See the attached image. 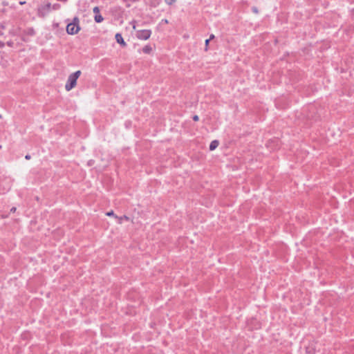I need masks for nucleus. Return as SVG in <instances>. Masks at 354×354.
Masks as SVG:
<instances>
[{
  "mask_svg": "<svg viewBox=\"0 0 354 354\" xmlns=\"http://www.w3.org/2000/svg\"><path fill=\"white\" fill-rule=\"evenodd\" d=\"M80 75H81V71H77L75 73H71L68 76L67 82L65 84V89L67 91H69L71 89H73L74 87H75V86L77 84V80L79 78V77L80 76Z\"/></svg>",
  "mask_w": 354,
  "mask_h": 354,
  "instance_id": "nucleus-1",
  "label": "nucleus"
},
{
  "mask_svg": "<svg viewBox=\"0 0 354 354\" xmlns=\"http://www.w3.org/2000/svg\"><path fill=\"white\" fill-rule=\"evenodd\" d=\"M80 30L79 25V19L75 17L73 18V21L69 23L66 26V32L69 35L77 34Z\"/></svg>",
  "mask_w": 354,
  "mask_h": 354,
  "instance_id": "nucleus-2",
  "label": "nucleus"
},
{
  "mask_svg": "<svg viewBox=\"0 0 354 354\" xmlns=\"http://www.w3.org/2000/svg\"><path fill=\"white\" fill-rule=\"evenodd\" d=\"M151 35L150 30H140L137 32L136 37L139 39L147 40Z\"/></svg>",
  "mask_w": 354,
  "mask_h": 354,
  "instance_id": "nucleus-3",
  "label": "nucleus"
},
{
  "mask_svg": "<svg viewBox=\"0 0 354 354\" xmlns=\"http://www.w3.org/2000/svg\"><path fill=\"white\" fill-rule=\"evenodd\" d=\"M50 9H51V3H47L44 5L41 6L39 8L38 12L40 15L45 16L46 15H47L49 12Z\"/></svg>",
  "mask_w": 354,
  "mask_h": 354,
  "instance_id": "nucleus-4",
  "label": "nucleus"
},
{
  "mask_svg": "<svg viewBox=\"0 0 354 354\" xmlns=\"http://www.w3.org/2000/svg\"><path fill=\"white\" fill-rule=\"evenodd\" d=\"M115 37L116 41L118 44H121L123 46H125L127 45V44L124 41V39L120 33H116Z\"/></svg>",
  "mask_w": 354,
  "mask_h": 354,
  "instance_id": "nucleus-5",
  "label": "nucleus"
},
{
  "mask_svg": "<svg viewBox=\"0 0 354 354\" xmlns=\"http://www.w3.org/2000/svg\"><path fill=\"white\" fill-rule=\"evenodd\" d=\"M115 218L118 220V223L119 224H122L123 223L124 221H129V217L127 216H115Z\"/></svg>",
  "mask_w": 354,
  "mask_h": 354,
  "instance_id": "nucleus-6",
  "label": "nucleus"
},
{
  "mask_svg": "<svg viewBox=\"0 0 354 354\" xmlns=\"http://www.w3.org/2000/svg\"><path fill=\"white\" fill-rule=\"evenodd\" d=\"M152 51V48L149 45H146L142 48V52L146 54H149Z\"/></svg>",
  "mask_w": 354,
  "mask_h": 354,
  "instance_id": "nucleus-7",
  "label": "nucleus"
},
{
  "mask_svg": "<svg viewBox=\"0 0 354 354\" xmlns=\"http://www.w3.org/2000/svg\"><path fill=\"white\" fill-rule=\"evenodd\" d=\"M218 145V142L217 140H213L209 145V149L211 151L214 150Z\"/></svg>",
  "mask_w": 354,
  "mask_h": 354,
  "instance_id": "nucleus-8",
  "label": "nucleus"
},
{
  "mask_svg": "<svg viewBox=\"0 0 354 354\" xmlns=\"http://www.w3.org/2000/svg\"><path fill=\"white\" fill-rule=\"evenodd\" d=\"M94 19L96 23H101L103 21L104 18L100 14H99L95 15Z\"/></svg>",
  "mask_w": 354,
  "mask_h": 354,
  "instance_id": "nucleus-9",
  "label": "nucleus"
},
{
  "mask_svg": "<svg viewBox=\"0 0 354 354\" xmlns=\"http://www.w3.org/2000/svg\"><path fill=\"white\" fill-rule=\"evenodd\" d=\"M93 12L95 13V15H99L100 14V8H99V7H97V6L94 7L93 9Z\"/></svg>",
  "mask_w": 354,
  "mask_h": 354,
  "instance_id": "nucleus-10",
  "label": "nucleus"
},
{
  "mask_svg": "<svg viewBox=\"0 0 354 354\" xmlns=\"http://www.w3.org/2000/svg\"><path fill=\"white\" fill-rule=\"evenodd\" d=\"M27 32H28V35H35V30H34V29H33V28H28V29L27 30Z\"/></svg>",
  "mask_w": 354,
  "mask_h": 354,
  "instance_id": "nucleus-11",
  "label": "nucleus"
},
{
  "mask_svg": "<svg viewBox=\"0 0 354 354\" xmlns=\"http://www.w3.org/2000/svg\"><path fill=\"white\" fill-rule=\"evenodd\" d=\"M124 2L127 3V6H130V2H135L137 0H122Z\"/></svg>",
  "mask_w": 354,
  "mask_h": 354,
  "instance_id": "nucleus-12",
  "label": "nucleus"
},
{
  "mask_svg": "<svg viewBox=\"0 0 354 354\" xmlns=\"http://www.w3.org/2000/svg\"><path fill=\"white\" fill-rule=\"evenodd\" d=\"M166 3H167L168 5H171L172 3H174L176 0H165Z\"/></svg>",
  "mask_w": 354,
  "mask_h": 354,
  "instance_id": "nucleus-13",
  "label": "nucleus"
},
{
  "mask_svg": "<svg viewBox=\"0 0 354 354\" xmlns=\"http://www.w3.org/2000/svg\"><path fill=\"white\" fill-rule=\"evenodd\" d=\"M106 214L107 216H114V217H115V215L114 214V212H113V211L108 212Z\"/></svg>",
  "mask_w": 354,
  "mask_h": 354,
  "instance_id": "nucleus-14",
  "label": "nucleus"
},
{
  "mask_svg": "<svg viewBox=\"0 0 354 354\" xmlns=\"http://www.w3.org/2000/svg\"><path fill=\"white\" fill-rule=\"evenodd\" d=\"M198 119H199V118H198V115H194V117H193V120H194V121H198Z\"/></svg>",
  "mask_w": 354,
  "mask_h": 354,
  "instance_id": "nucleus-15",
  "label": "nucleus"
},
{
  "mask_svg": "<svg viewBox=\"0 0 354 354\" xmlns=\"http://www.w3.org/2000/svg\"><path fill=\"white\" fill-rule=\"evenodd\" d=\"M252 11L254 12V13H258V10L256 7H253L252 8Z\"/></svg>",
  "mask_w": 354,
  "mask_h": 354,
  "instance_id": "nucleus-16",
  "label": "nucleus"
},
{
  "mask_svg": "<svg viewBox=\"0 0 354 354\" xmlns=\"http://www.w3.org/2000/svg\"><path fill=\"white\" fill-rule=\"evenodd\" d=\"M4 46H5L4 42H3V41H0V48H3V47H4Z\"/></svg>",
  "mask_w": 354,
  "mask_h": 354,
  "instance_id": "nucleus-17",
  "label": "nucleus"
},
{
  "mask_svg": "<svg viewBox=\"0 0 354 354\" xmlns=\"http://www.w3.org/2000/svg\"><path fill=\"white\" fill-rule=\"evenodd\" d=\"M209 39H206L205 40V46H206V47H207V46L209 44Z\"/></svg>",
  "mask_w": 354,
  "mask_h": 354,
  "instance_id": "nucleus-18",
  "label": "nucleus"
},
{
  "mask_svg": "<svg viewBox=\"0 0 354 354\" xmlns=\"http://www.w3.org/2000/svg\"><path fill=\"white\" fill-rule=\"evenodd\" d=\"M162 21L163 23H165V24H168V23H169V21H168V20H167V19H162Z\"/></svg>",
  "mask_w": 354,
  "mask_h": 354,
  "instance_id": "nucleus-19",
  "label": "nucleus"
},
{
  "mask_svg": "<svg viewBox=\"0 0 354 354\" xmlns=\"http://www.w3.org/2000/svg\"><path fill=\"white\" fill-rule=\"evenodd\" d=\"M15 211H16V207H12L10 209V212H15Z\"/></svg>",
  "mask_w": 354,
  "mask_h": 354,
  "instance_id": "nucleus-20",
  "label": "nucleus"
},
{
  "mask_svg": "<svg viewBox=\"0 0 354 354\" xmlns=\"http://www.w3.org/2000/svg\"><path fill=\"white\" fill-rule=\"evenodd\" d=\"M214 38V35H211L209 39L210 41L211 39H212Z\"/></svg>",
  "mask_w": 354,
  "mask_h": 354,
  "instance_id": "nucleus-21",
  "label": "nucleus"
},
{
  "mask_svg": "<svg viewBox=\"0 0 354 354\" xmlns=\"http://www.w3.org/2000/svg\"><path fill=\"white\" fill-rule=\"evenodd\" d=\"M25 158H26V159L29 160L30 158V155H26L25 156Z\"/></svg>",
  "mask_w": 354,
  "mask_h": 354,
  "instance_id": "nucleus-22",
  "label": "nucleus"
},
{
  "mask_svg": "<svg viewBox=\"0 0 354 354\" xmlns=\"http://www.w3.org/2000/svg\"><path fill=\"white\" fill-rule=\"evenodd\" d=\"M25 3H26L25 1H21V2H20V4H21V5H23V4H24Z\"/></svg>",
  "mask_w": 354,
  "mask_h": 354,
  "instance_id": "nucleus-23",
  "label": "nucleus"
},
{
  "mask_svg": "<svg viewBox=\"0 0 354 354\" xmlns=\"http://www.w3.org/2000/svg\"><path fill=\"white\" fill-rule=\"evenodd\" d=\"M3 32L1 30H0V36L3 35Z\"/></svg>",
  "mask_w": 354,
  "mask_h": 354,
  "instance_id": "nucleus-24",
  "label": "nucleus"
},
{
  "mask_svg": "<svg viewBox=\"0 0 354 354\" xmlns=\"http://www.w3.org/2000/svg\"><path fill=\"white\" fill-rule=\"evenodd\" d=\"M55 8H57V6H53V9H55Z\"/></svg>",
  "mask_w": 354,
  "mask_h": 354,
  "instance_id": "nucleus-25",
  "label": "nucleus"
},
{
  "mask_svg": "<svg viewBox=\"0 0 354 354\" xmlns=\"http://www.w3.org/2000/svg\"><path fill=\"white\" fill-rule=\"evenodd\" d=\"M55 8H57V6H53V9H55Z\"/></svg>",
  "mask_w": 354,
  "mask_h": 354,
  "instance_id": "nucleus-26",
  "label": "nucleus"
}]
</instances>
